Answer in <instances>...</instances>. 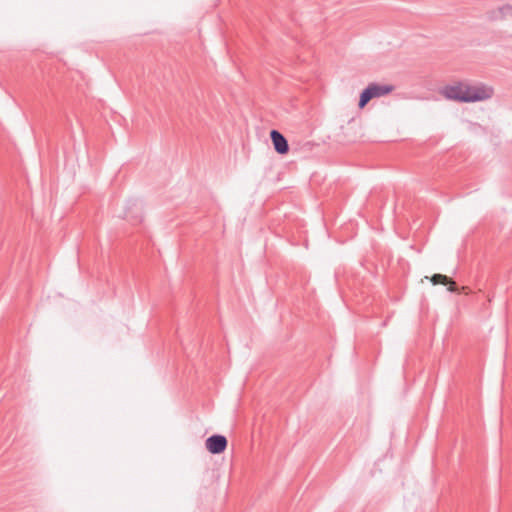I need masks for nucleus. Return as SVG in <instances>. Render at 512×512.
Here are the masks:
<instances>
[{
  "instance_id": "nucleus-1",
  "label": "nucleus",
  "mask_w": 512,
  "mask_h": 512,
  "mask_svg": "<svg viewBox=\"0 0 512 512\" xmlns=\"http://www.w3.org/2000/svg\"><path fill=\"white\" fill-rule=\"evenodd\" d=\"M493 93V88L490 86L484 84L469 85L462 82L447 85L442 90L445 98L462 103L487 100L493 96Z\"/></svg>"
},
{
  "instance_id": "nucleus-2",
  "label": "nucleus",
  "mask_w": 512,
  "mask_h": 512,
  "mask_svg": "<svg viewBox=\"0 0 512 512\" xmlns=\"http://www.w3.org/2000/svg\"><path fill=\"white\" fill-rule=\"evenodd\" d=\"M394 90L393 85H381L378 83L369 84L360 94L359 108H364L370 100L391 93Z\"/></svg>"
},
{
  "instance_id": "nucleus-3",
  "label": "nucleus",
  "mask_w": 512,
  "mask_h": 512,
  "mask_svg": "<svg viewBox=\"0 0 512 512\" xmlns=\"http://www.w3.org/2000/svg\"><path fill=\"white\" fill-rule=\"evenodd\" d=\"M227 438L224 435L214 434L208 437L205 441L206 449L211 454H221L227 448Z\"/></svg>"
},
{
  "instance_id": "nucleus-4",
  "label": "nucleus",
  "mask_w": 512,
  "mask_h": 512,
  "mask_svg": "<svg viewBox=\"0 0 512 512\" xmlns=\"http://www.w3.org/2000/svg\"><path fill=\"white\" fill-rule=\"evenodd\" d=\"M270 138L275 151L278 154L285 155L289 152V144L287 139L278 130H271Z\"/></svg>"
},
{
  "instance_id": "nucleus-5",
  "label": "nucleus",
  "mask_w": 512,
  "mask_h": 512,
  "mask_svg": "<svg viewBox=\"0 0 512 512\" xmlns=\"http://www.w3.org/2000/svg\"><path fill=\"white\" fill-rule=\"evenodd\" d=\"M431 282H432L433 285H438V284L448 285V291H450V292H456L457 291L456 282L454 280H452L451 278H449L448 276H446V275L434 274L431 277Z\"/></svg>"
},
{
  "instance_id": "nucleus-6",
  "label": "nucleus",
  "mask_w": 512,
  "mask_h": 512,
  "mask_svg": "<svg viewBox=\"0 0 512 512\" xmlns=\"http://www.w3.org/2000/svg\"><path fill=\"white\" fill-rule=\"evenodd\" d=\"M487 18L490 21H498V20H504L506 18V13L504 9V5L501 7H498L497 9H493L487 12Z\"/></svg>"
},
{
  "instance_id": "nucleus-7",
  "label": "nucleus",
  "mask_w": 512,
  "mask_h": 512,
  "mask_svg": "<svg viewBox=\"0 0 512 512\" xmlns=\"http://www.w3.org/2000/svg\"><path fill=\"white\" fill-rule=\"evenodd\" d=\"M504 9H505V13H506V17H512V5L510 4H506L504 5Z\"/></svg>"
}]
</instances>
